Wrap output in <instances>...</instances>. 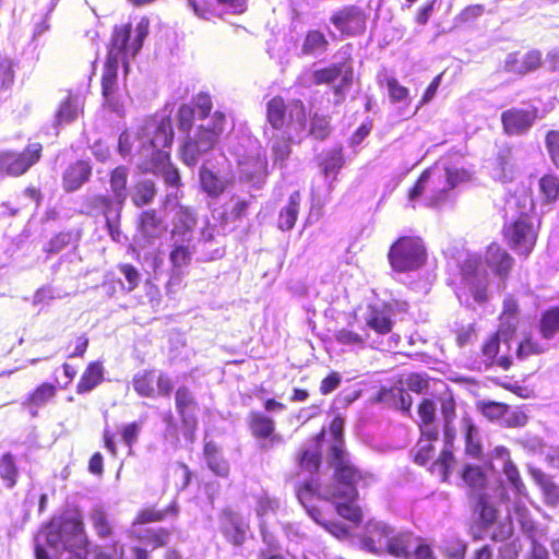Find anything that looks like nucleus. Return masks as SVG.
<instances>
[{
  "label": "nucleus",
  "instance_id": "7",
  "mask_svg": "<svg viewBox=\"0 0 559 559\" xmlns=\"http://www.w3.org/2000/svg\"><path fill=\"white\" fill-rule=\"evenodd\" d=\"M173 142V121L169 117H163L142 142L139 154L146 166L165 164L170 160Z\"/></svg>",
  "mask_w": 559,
  "mask_h": 559
},
{
  "label": "nucleus",
  "instance_id": "38",
  "mask_svg": "<svg viewBox=\"0 0 559 559\" xmlns=\"http://www.w3.org/2000/svg\"><path fill=\"white\" fill-rule=\"evenodd\" d=\"M348 66L352 64V59H347L330 63L326 67L313 70L311 73V80L314 85H330L335 82L338 78H343Z\"/></svg>",
  "mask_w": 559,
  "mask_h": 559
},
{
  "label": "nucleus",
  "instance_id": "62",
  "mask_svg": "<svg viewBox=\"0 0 559 559\" xmlns=\"http://www.w3.org/2000/svg\"><path fill=\"white\" fill-rule=\"evenodd\" d=\"M153 173H160L163 179L167 186L179 188L181 186V177L179 170L167 160L160 165H148L147 166Z\"/></svg>",
  "mask_w": 559,
  "mask_h": 559
},
{
  "label": "nucleus",
  "instance_id": "19",
  "mask_svg": "<svg viewBox=\"0 0 559 559\" xmlns=\"http://www.w3.org/2000/svg\"><path fill=\"white\" fill-rule=\"evenodd\" d=\"M221 532L225 539L234 546H241L246 539L248 524H246L238 512L230 507H225L219 515Z\"/></svg>",
  "mask_w": 559,
  "mask_h": 559
},
{
  "label": "nucleus",
  "instance_id": "33",
  "mask_svg": "<svg viewBox=\"0 0 559 559\" xmlns=\"http://www.w3.org/2000/svg\"><path fill=\"white\" fill-rule=\"evenodd\" d=\"M179 514V506L173 500L165 509H156L155 507H146L138 511L132 525H144L148 523H157L166 520L167 516L176 518Z\"/></svg>",
  "mask_w": 559,
  "mask_h": 559
},
{
  "label": "nucleus",
  "instance_id": "32",
  "mask_svg": "<svg viewBox=\"0 0 559 559\" xmlns=\"http://www.w3.org/2000/svg\"><path fill=\"white\" fill-rule=\"evenodd\" d=\"M439 440V430L419 431V438L416 443V451L413 456L415 464L419 466L427 465L433 457L435 443Z\"/></svg>",
  "mask_w": 559,
  "mask_h": 559
},
{
  "label": "nucleus",
  "instance_id": "13",
  "mask_svg": "<svg viewBox=\"0 0 559 559\" xmlns=\"http://www.w3.org/2000/svg\"><path fill=\"white\" fill-rule=\"evenodd\" d=\"M329 22L341 36L358 37L366 32L367 13L360 5L344 4L331 13Z\"/></svg>",
  "mask_w": 559,
  "mask_h": 559
},
{
  "label": "nucleus",
  "instance_id": "52",
  "mask_svg": "<svg viewBox=\"0 0 559 559\" xmlns=\"http://www.w3.org/2000/svg\"><path fill=\"white\" fill-rule=\"evenodd\" d=\"M119 63L120 61L106 58L102 75V94L106 100H109L116 92Z\"/></svg>",
  "mask_w": 559,
  "mask_h": 559
},
{
  "label": "nucleus",
  "instance_id": "41",
  "mask_svg": "<svg viewBox=\"0 0 559 559\" xmlns=\"http://www.w3.org/2000/svg\"><path fill=\"white\" fill-rule=\"evenodd\" d=\"M462 429L464 436V452L467 456L473 459H480L483 456V445L477 436L476 426L469 416L462 418Z\"/></svg>",
  "mask_w": 559,
  "mask_h": 559
},
{
  "label": "nucleus",
  "instance_id": "12",
  "mask_svg": "<svg viewBox=\"0 0 559 559\" xmlns=\"http://www.w3.org/2000/svg\"><path fill=\"white\" fill-rule=\"evenodd\" d=\"M460 273L474 300L484 304L488 300L489 275L479 255L468 254L460 265Z\"/></svg>",
  "mask_w": 559,
  "mask_h": 559
},
{
  "label": "nucleus",
  "instance_id": "29",
  "mask_svg": "<svg viewBox=\"0 0 559 559\" xmlns=\"http://www.w3.org/2000/svg\"><path fill=\"white\" fill-rule=\"evenodd\" d=\"M542 66V52L530 50L524 55L519 52L509 53L506 59V68L510 72L526 74L538 69Z\"/></svg>",
  "mask_w": 559,
  "mask_h": 559
},
{
  "label": "nucleus",
  "instance_id": "21",
  "mask_svg": "<svg viewBox=\"0 0 559 559\" xmlns=\"http://www.w3.org/2000/svg\"><path fill=\"white\" fill-rule=\"evenodd\" d=\"M167 230L164 217L155 209L142 211L136 218V231L147 242L160 238Z\"/></svg>",
  "mask_w": 559,
  "mask_h": 559
},
{
  "label": "nucleus",
  "instance_id": "4",
  "mask_svg": "<svg viewBox=\"0 0 559 559\" xmlns=\"http://www.w3.org/2000/svg\"><path fill=\"white\" fill-rule=\"evenodd\" d=\"M226 124V116L222 111H215L209 124L198 127L194 136H188L180 151L181 160L187 166H195L199 159L217 143Z\"/></svg>",
  "mask_w": 559,
  "mask_h": 559
},
{
  "label": "nucleus",
  "instance_id": "54",
  "mask_svg": "<svg viewBox=\"0 0 559 559\" xmlns=\"http://www.w3.org/2000/svg\"><path fill=\"white\" fill-rule=\"evenodd\" d=\"M292 142L290 135H277L271 145V153L273 165L281 168L285 167L287 159L292 154Z\"/></svg>",
  "mask_w": 559,
  "mask_h": 559
},
{
  "label": "nucleus",
  "instance_id": "36",
  "mask_svg": "<svg viewBox=\"0 0 559 559\" xmlns=\"http://www.w3.org/2000/svg\"><path fill=\"white\" fill-rule=\"evenodd\" d=\"M359 332L356 322H349L346 326L337 329L333 336L334 340L343 346L353 348H365L369 333L365 329Z\"/></svg>",
  "mask_w": 559,
  "mask_h": 559
},
{
  "label": "nucleus",
  "instance_id": "9",
  "mask_svg": "<svg viewBox=\"0 0 559 559\" xmlns=\"http://www.w3.org/2000/svg\"><path fill=\"white\" fill-rule=\"evenodd\" d=\"M123 203H119L108 194H93L83 201L86 215H103L106 228L114 242L121 241V211Z\"/></svg>",
  "mask_w": 559,
  "mask_h": 559
},
{
  "label": "nucleus",
  "instance_id": "28",
  "mask_svg": "<svg viewBox=\"0 0 559 559\" xmlns=\"http://www.w3.org/2000/svg\"><path fill=\"white\" fill-rule=\"evenodd\" d=\"M393 528L385 523L369 524L367 533L360 539V546L364 550L372 554H382V544L391 537Z\"/></svg>",
  "mask_w": 559,
  "mask_h": 559
},
{
  "label": "nucleus",
  "instance_id": "39",
  "mask_svg": "<svg viewBox=\"0 0 559 559\" xmlns=\"http://www.w3.org/2000/svg\"><path fill=\"white\" fill-rule=\"evenodd\" d=\"M528 473L540 488L545 503L550 507L557 506L559 503V486L539 468L531 467Z\"/></svg>",
  "mask_w": 559,
  "mask_h": 559
},
{
  "label": "nucleus",
  "instance_id": "42",
  "mask_svg": "<svg viewBox=\"0 0 559 559\" xmlns=\"http://www.w3.org/2000/svg\"><path fill=\"white\" fill-rule=\"evenodd\" d=\"M300 210V193L294 191L287 204L280 211L277 218V227L282 231H288L294 228Z\"/></svg>",
  "mask_w": 559,
  "mask_h": 559
},
{
  "label": "nucleus",
  "instance_id": "44",
  "mask_svg": "<svg viewBox=\"0 0 559 559\" xmlns=\"http://www.w3.org/2000/svg\"><path fill=\"white\" fill-rule=\"evenodd\" d=\"M330 47V41L325 34L320 29H309L301 45V53L304 56H314L317 53H325Z\"/></svg>",
  "mask_w": 559,
  "mask_h": 559
},
{
  "label": "nucleus",
  "instance_id": "47",
  "mask_svg": "<svg viewBox=\"0 0 559 559\" xmlns=\"http://www.w3.org/2000/svg\"><path fill=\"white\" fill-rule=\"evenodd\" d=\"M537 329L546 340H551L559 333V306H551L540 313Z\"/></svg>",
  "mask_w": 559,
  "mask_h": 559
},
{
  "label": "nucleus",
  "instance_id": "2",
  "mask_svg": "<svg viewBox=\"0 0 559 559\" xmlns=\"http://www.w3.org/2000/svg\"><path fill=\"white\" fill-rule=\"evenodd\" d=\"M437 401L440 405L443 420V438L447 447L440 451L438 457L431 463L430 472L439 476L441 481L448 483L456 464L455 455L451 450L455 439L453 421L456 417V401L450 389L441 393Z\"/></svg>",
  "mask_w": 559,
  "mask_h": 559
},
{
  "label": "nucleus",
  "instance_id": "23",
  "mask_svg": "<svg viewBox=\"0 0 559 559\" xmlns=\"http://www.w3.org/2000/svg\"><path fill=\"white\" fill-rule=\"evenodd\" d=\"M92 170L93 168L88 160L78 159L70 163L62 173L63 190L68 193L79 190L90 181Z\"/></svg>",
  "mask_w": 559,
  "mask_h": 559
},
{
  "label": "nucleus",
  "instance_id": "37",
  "mask_svg": "<svg viewBox=\"0 0 559 559\" xmlns=\"http://www.w3.org/2000/svg\"><path fill=\"white\" fill-rule=\"evenodd\" d=\"M193 252L194 246L192 243H179L174 241L169 251V262L171 272L175 275L181 276L183 274V270L192 262Z\"/></svg>",
  "mask_w": 559,
  "mask_h": 559
},
{
  "label": "nucleus",
  "instance_id": "58",
  "mask_svg": "<svg viewBox=\"0 0 559 559\" xmlns=\"http://www.w3.org/2000/svg\"><path fill=\"white\" fill-rule=\"evenodd\" d=\"M297 461L300 469L311 475L317 474L322 463L321 451L318 449H304L299 452Z\"/></svg>",
  "mask_w": 559,
  "mask_h": 559
},
{
  "label": "nucleus",
  "instance_id": "49",
  "mask_svg": "<svg viewBox=\"0 0 559 559\" xmlns=\"http://www.w3.org/2000/svg\"><path fill=\"white\" fill-rule=\"evenodd\" d=\"M129 169L126 166H117L110 171L109 185L114 198L119 203H124L127 199V185H128Z\"/></svg>",
  "mask_w": 559,
  "mask_h": 559
},
{
  "label": "nucleus",
  "instance_id": "1",
  "mask_svg": "<svg viewBox=\"0 0 559 559\" xmlns=\"http://www.w3.org/2000/svg\"><path fill=\"white\" fill-rule=\"evenodd\" d=\"M328 462L333 468V483L325 490V501L343 499L353 502L358 497L357 487H368L373 481V475L358 468L345 450L330 447Z\"/></svg>",
  "mask_w": 559,
  "mask_h": 559
},
{
  "label": "nucleus",
  "instance_id": "56",
  "mask_svg": "<svg viewBox=\"0 0 559 559\" xmlns=\"http://www.w3.org/2000/svg\"><path fill=\"white\" fill-rule=\"evenodd\" d=\"M156 195V187L152 180H142L135 183L132 194V203L141 209L153 202Z\"/></svg>",
  "mask_w": 559,
  "mask_h": 559
},
{
  "label": "nucleus",
  "instance_id": "34",
  "mask_svg": "<svg viewBox=\"0 0 559 559\" xmlns=\"http://www.w3.org/2000/svg\"><path fill=\"white\" fill-rule=\"evenodd\" d=\"M203 456L207 467L218 477L226 478L229 475L230 467L224 459L221 448L214 441H205L203 445Z\"/></svg>",
  "mask_w": 559,
  "mask_h": 559
},
{
  "label": "nucleus",
  "instance_id": "64",
  "mask_svg": "<svg viewBox=\"0 0 559 559\" xmlns=\"http://www.w3.org/2000/svg\"><path fill=\"white\" fill-rule=\"evenodd\" d=\"M545 147L551 163L559 169V130L550 129L545 133Z\"/></svg>",
  "mask_w": 559,
  "mask_h": 559
},
{
  "label": "nucleus",
  "instance_id": "40",
  "mask_svg": "<svg viewBox=\"0 0 559 559\" xmlns=\"http://www.w3.org/2000/svg\"><path fill=\"white\" fill-rule=\"evenodd\" d=\"M418 537H415L413 532L406 531L397 534H391V537L386 542L385 551L395 558H408L411 556V549L414 542Z\"/></svg>",
  "mask_w": 559,
  "mask_h": 559
},
{
  "label": "nucleus",
  "instance_id": "48",
  "mask_svg": "<svg viewBox=\"0 0 559 559\" xmlns=\"http://www.w3.org/2000/svg\"><path fill=\"white\" fill-rule=\"evenodd\" d=\"M20 472L16 460L11 452H5L0 456V479L8 489L16 486Z\"/></svg>",
  "mask_w": 559,
  "mask_h": 559
},
{
  "label": "nucleus",
  "instance_id": "61",
  "mask_svg": "<svg viewBox=\"0 0 559 559\" xmlns=\"http://www.w3.org/2000/svg\"><path fill=\"white\" fill-rule=\"evenodd\" d=\"M546 352V347L538 341L534 340L532 335L523 337L516 347V357L521 360L531 356L542 355Z\"/></svg>",
  "mask_w": 559,
  "mask_h": 559
},
{
  "label": "nucleus",
  "instance_id": "16",
  "mask_svg": "<svg viewBox=\"0 0 559 559\" xmlns=\"http://www.w3.org/2000/svg\"><path fill=\"white\" fill-rule=\"evenodd\" d=\"M514 258L498 242H491L486 247L484 263L503 284L509 280L514 266Z\"/></svg>",
  "mask_w": 559,
  "mask_h": 559
},
{
  "label": "nucleus",
  "instance_id": "22",
  "mask_svg": "<svg viewBox=\"0 0 559 559\" xmlns=\"http://www.w3.org/2000/svg\"><path fill=\"white\" fill-rule=\"evenodd\" d=\"M247 425L251 436L259 441L278 442L280 437L276 435V425L272 417L259 412L252 411L248 414Z\"/></svg>",
  "mask_w": 559,
  "mask_h": 559
},
{
  "label": "nucleus",
  "instance_id": "17",
  "mask_svg": "<svg viewBox=\"0 0 559 559\" xmlns=\"http://www.w3.org/2000/svg\"><path fill=\"white\" fill-rule=\"evenodd\" d=\"M175 406L182 424L189 427L185 435L186 439L188 442L193 443L197 428V419L193 417V413L198 408V402L190 388L187 385L177 388L175 392Z\"/></svg>",
  "mask_w": 559,
  "mask_h": 559
},
{
  "label": "nucleus",
  "instance_id": "11",
  "mask_svg": "<svg viewBox=\"0 0 559 559\" xmlns=\"http://www.w3.org/2000/svg\"><path fill=\"white\" fill-rule=\"evenodd\" d=\"M132 388L141 397L156 399L169 397L175 385L168 373L152 368L136 372L132 378Z\"/></svg>",
  "mask_w": 559,
  "mask_h": 559
},
{
  "label": "nucleus",
  "instance_id": "8",
  "mask_svg": "<svg viewBox=\"0 0 559 559\" xmlns=\"http://www.w3.org/2000/svg\"><path fill=\"white\" fill-rule=\"evenodd\" d=\"M306 106L299 98L287 102L283 96H272L265 104V120L275 131H286L297 120L301 129L306 128Z\"/></svg>",
  "mask_w": 559,
  "mask_h": 559
},
{
  "label": "nucleus",
  "instance_id": "60",
  "mask_svg": "<svg viewBox=\"0 0 559 559\" xmlns=\"http://www.w3.org/2000/svg\"><path fill=\"white\" fill-rule=\"evenodd\" d=\"M477 408L489 420H500L502 423L510 405L503 402L480 401L477 403Z\"/></svg>",
  "mask_w": 559,
  "mask_h": 559
},
{
  "label": "nucleus",
  "instance_id": "63",
  "mask_svg": "<svg viewBox=\"0 0 559 559\" xmlns=\"http://www.w3.org/2000/svg\"><path fill=\"white\" fill-rule=\"evenodd\" d=\"M91 520L98 537L108 538L112 535L114 530L111 523L103 509H94L91 514Z\"/></svg>",
  "mask_w": 559,
  "mask_h": 559
},
{
  "label": "nucleus",
  "instance_id": "6",
  "mask_svg": "<svg viewBox=\"0 0 559 559\" xmlns=\"http://www.w3.org/2000/svg\"><path fill=\"white\" fill-rule=\"evenodd\" d=\"M540 223H535L528 212H521L515 218L506 223L502 228V236L506 243L515 253L527 258L534 250Z\"/></svg>",
  "mask_w": 559,
  "mask_h": 559
},
{
  "label": "nucleus",
  "instance_id": "51",
  "mask_svg": "<svg viewBox=\"0 0 559 559\" xmlns=\"http://www.w3.org/2000/svg\"><path fill=\"white\" fill-rule=\"evenodd\" d=\"M170 535V530L166 527H150L136 533L135 538L153 549H157L168 544Z\"/></svg>",
  "mask_w": 559,
  "mask_h": 559
},
{
  "label": "nucleus",
  "instance_id": "43",
  "mask_svg": "<svg viewBox=\"0 0 559 559\" xmlns=\"http://www.w3.org/2000/svg\"><path fill=\"white\" fill-rule=\"evenodd\" d=\"M417 426L419 431L439 430L437 425V405L430 397H423L417 404Z\"/></svg>",
  "mask_w": 559,
  "mask_h": 559
},
{
  "label": "nucleus",
  "instance_id": "27",
  "mask_svg": "<svg viewBox=\"0 0 559 559\" xmlns=\"http://www.w3.org/2000/svg\"><path fill=\"white\" fill-rule=\"evenodd\" d=\"M230 204L224 206L215 216L219 226L226 227L236 222H240L249 215L251 202L240 195L231 194Z\"/></svg>",
  "mask_w": 559,
  "mask_h": 559
},
{
  "label": "nucleus",
  "instance_id": "14",
  "mask_svg": "<svg viewBox=\"0 0 559 559\" xmlns=\"http://www.w3.org/2000/svg\"><path fill=\"white\" fill-rule=\"evenodd\" d=\"M457 173L451 168L427 169V205L437 207L447 199L449 192L456 186Z\"/></svg>",
  "mask_w": 559,
  "mask_h": 559
},
{
  "label": "nucleus",
  "instance_id": "55",
  "mask_svg": "<svg viewBox=\"0 0 559 559\" xmlns=\"http://www.w3.org/2000/svg\"><path fill=\"white\" fill-rule=\"evenodd\" d=\"M332 132V126L328 115L314 111L310 115L308 135L319 141L326 140Z\"/></svg>",
  "mask_w": 559,
  "mask_h": 559
},
{
  "label": "nucleus",
  "instance_id": "26",
  "mask_svg": "<svg viewBox=\"0 0 559 559\" xmlns=\"http://www.w3.org/2000/svg\"><path fill=\"white\" fill-rule=\"evenodd\" d=\"M320 487L319 480L314 478L300 481L295 487V493L298 501L307 510V513L311 519L319 518L320 512H322L319 508L313 506L314 499L325 500L323 498L325 492L321 495Z\"/></svg>",
  "mask_w": 559,
  "mask_h": 559
},
{
  "label": "nucleus",
  "instance_id": "25",
  "mask_svg": "<svg viewBox=\"0 0 559 559\" xmlns=\"http://www.w3.org/2000/svg\"><path fill=\"white\" fill-rule=\"evenodd\" d=\"M131 31L132 26L130 23L115 27L106 57L110 60L122 61L126 70H128L129 67L126 57L128 55L131 56V44L129 45Z\"/></svg>",
  "mask_w": 559,
  "mask_h": 559
},
{
  "label": "nucleus",
  "instance_id": "20",
  "mask_svg": "<svg viewBox=\"0 0 559 559\" xmlns=\"http://www.w3.org/2000/svg\"><path fill=\"white\" fill-rule=\"evenodd\" d=\"M241 176L250 182L263 181L270 174L266 154L257 150L238 160Z\"/></svg>",
  "mask_w": 559,
  "mask_h": 559
},
{
  "label": "nucleus",
  "instance_id": "59",
  "mask_svg": "<svg viewBox=\"0 0 559 559\" xmlns=\"http://www.w3.org/2000/svg\"><path fill=\"white\" fill-rule=\"evenodd\" d=\"M540 194L545 202L551 203L559 198V177L555 174H545L538 182Z\"/></svg>",
  "mask_w": 559,
  "mask_h": 559
},
{
  "label": "nucleus",
  "instance_id": "50",
  "mask_svg": "<svg viewBox=\"0 0 559 559\" xmlns=\"http://www.w3.org/2000/svg\"><path fill=\"white\" fill-rule=\"evenodd\" d=\"M474 500L473 509L478 514L484 527L492 525L498 516V510L490 503L489 496L480 493L472 498Z\"/></svg>",
  "mask_w": 559,
  "mask_h": 559
},
{
  "label": "nucleus",
  "instance_id": "15",
  "mask_svg": "<svg viewBox=\"0 0 559 559\" xmlns=\"http://www.w3.org/2000/svg\"><path fill=\"white\" fill-rule=\"evenodd\" d=\"M501 340L498 334H489L480 345L479 352L474 358V369L477 371H486L493 367L509 370L513 360L509 354L500 355Z\"/></svg>",
  "mask_w": 559,
  "mask_h": 559
},
{
  "label": "nucleus",
  "instance_id": "5",
  "mask_svg": "<svg viewBox=\"0 0 559 559\" xmlns=\"http://www.w3.org/2000/svg\"><path fill=\"white\" fill-rule=\"evenodd\" d=\"M46 544L52 549L86 546L84 522L80 514L50 520L43 528Z\"/></svg>",
  "mask_w": 559,
  "mask_h": 559
},
{
  "label": "nucleus",
  "instance_id": "24",
  "mask_svg": "<svg viewBox=\"0 0 559 559\" xmlns=\"http://www.w3.org/2000/svg\"><path fill=\"white\" fill-rule=\"evenodd\" d=\"M460 477L467 487V493L471 498L485 493L488 487V474L479 464L465 463L461 467Z\"/></svg>",
  "mask_w": 559,
  "mask_h": 559
},
{
  "label": "nucleus",
  "instance_id": "31",
  "mask_svg": "<svg viewBox=\"0 0 559 559\" xmlns=\"http://www.w3.org/2000/svg\"><path fill=\"white\" fill-rule=\"evenodd\" d=\"M365 323L378 335H386L391 333L394 326L391 312L374 305L368 306Z\"/></svg>",
  "mask_w": 559,
  "mask_h": 559
},
{
  "label": "nucleus",
  "instance_id": "18",
  "mask_svg": "<svg viewBox=\"0 0 559 559\" xmlns=\"http://www.w3.org/2000/svg\"><path fill=\"white\" fill-rule=\"evenodd\" d=\"M535 120V110L510 108L501 114L502 130L509 136L525 134L532 128Z\"/></svg>",
  "mask_w": 559,
  "mask_h": 559
},
{
  "label": "nucleus",
  "instance_id": "46",
  "mask_svg": "<svg viewBox=\"0 0 559 559\" xmlns=\"http://www.w3.org/2000/svg\"><path fill=\"white\" fill-rule=\"evenodd\" d=\"M324 177H335L345 165L344 151L341 145L328 150L319 163Z\"/></svg>",
  "mask_w": 559,
  "mask_h": 559
},
{
  "label": "nucleus",
  "instance_id": "30",
  "mask_svg": "<svg viewBox=\"0 0 559 559\" xmlns=\"http://www.w3.org/2000/svg\"><path fill=\"white\" fill-rule=\"evenodd\" d=\"M199 182L202 191L212 199L219 198L230 185V181L216 171L202 165L199 170Z\"/></svg>",
  "mask_w": 559,
  "mask_h": 559
},
{
  "label": "nucleus",
  "instance_id": "45",
  "mask_svg": "<svg viewBox=\"0 0 559 559\" xmlns=\"http://www.w3.org/2000/svg\"><path fill=\"white\" fill-rule=\"evenodd\" d=\"M83 112V106L79 104L78 97L69 93L63 98L56 112V124H64L73 122L79 115Z\"/></svg>",
  "mask_w": 559,
  "mask_h": 559
},
{
  "label": "nucleus",
  "instance_id": "57",
  "mask_svg": "<svg viewBox=\"0 0 559 559\" xmlns=\"http://www.w3.org/2000/svg\"><path fill=\"white\" fill-rule=\"evenodd\" d=\"M502 473L512 490L522 497H527V488L521 473L513 461L503 463Z\"/></svg>",
  "mask_w": 559,
  "mask_h": 559
},
{
  "label": "nucleus",
  "instance_id": "10",
  "mask_svg": "<svg viewBox=\"0 0 559 559\" xmlns=\"http://www.w3.org/2000/svg\"><path fill=\"white\" fill-rule=\"evenodd\" d=\"M44 146L39 142L27 144L23 151L0 152V175L21 177L36 165L43 156Z\"/></svg>",
  "mask_w": 559,
  "mask_h": 559
},
{
  "label": "nucleus",
  "instance_id": "53",
  "mask_svg": "<svg viewBox=\"0 0 559 559\" xmlns=\"http://www.w3.org/2000/svg\"><path fill=\"white\" fill-rule=\"evenodd\" d=\"M57 391L55 384L43 382L27 395L24 404L31 407H41L56 396Z\"/></svg>",
  "mask_w": 559,
  "mask_h": 559
},
{
  "label": "nucleus",
  "instance_id": "35",
  "mask_svg": "<svg viewBox=\"0 0 559 559\" xmlns=\"http://www.w3.org/2000/svg\"><path fill=\"white\" fill-rule=\"evenodd\" d=\"M104 381V366L99 360L91 361L82 372L75 386L78 394H85L94 390Z\"/></svg>",
  "mask_w": 559,
  "mask_h": 559
},
{
  "label": "nucleus",
  "instance_id": "3",
  "mask_svg": "<svg viewBox=\"0 0 559 559\" xmlns=\"http://www.w3.org/2000/svg\"><path fill=\"white\" fill-rule=\"evenodd\" d=\"M386 259L394 272L400 274L412 273L426 265L428 249L420 236L401 235L390 245Z\"/></svg>",
  "mask_w": 559,
  "mask_h": 559
}]
</instances>
